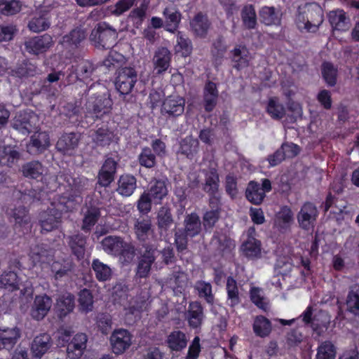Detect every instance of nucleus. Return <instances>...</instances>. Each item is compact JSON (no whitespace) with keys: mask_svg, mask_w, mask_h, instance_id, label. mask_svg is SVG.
I'll return each mask as SVG.
<instances>
[{"mask_svg":"<svg viewBox=\"0 0 359 359\" xmlns=\"http://www.w3.org/2000/svg\"><path fill=\"white\" fill-rule=\"evenodd\" d=\"M297 25L301 31L316 32L323 22V11L317 3H306L298 7Z\"/></svg>","mask_w":359,"mask_h":359,"instance_id":"obj_1","label":"nucleus"},{"mask_svg":"<svg viewBox=\"0 0 359 359\" xmlns=\"http://www.w3.org/2000/svg\"><path fill=\"white\" fill-rule=\"evenodd\" d=\"M117 36L116 30L102 22L97 24L92 30L90 40L97 48L109 49L115 44Z\"/></svg>","mask_w":359,"mask_h":359,"instance_id":"obj_2","label":"nucleus"},{"mask_svg":"<svg viewBox=\"0 0 359 359\" xmlns=\"http://www.w3.org/2000/svg\"><path fill=\"white\" fill-rule=\"evenodd\" d=\"M97 86L92 85L87 92L88 101L86 102V109L89 114H95V117L98 118L99 114H106L111 108L112 102L111 99L104 94H98L96 95Z\"/></svg>","mask_w":359,"mask_h":359,"instance_id":"obj_3","label":"nucleus"},{"mask_svg":"<svg viewBox=\"0 0 359 359\" xmlns=\"http://www.w3.org/2000/svg\"><path fill=\"white\" fill-rule=\"evenodd\" d=\"M38 116L32 111H20L15 115L12 127L18 133L27 135L38 128Z\"/></svg>","mask_w":359,"mask_h":359,"instance_id":"obj_4","label":"nucleus"},{"mask_svg":"<svg viewBox=\"0 0 359 359\" xmlns=\"http://www.w3.org/2000/svg\"><path fill=\"white\" fill-rule=\"evenodd\" d=\"M318 216L316 205L311 202L304 203L297 215L299 226L306 231L313 229Z\"/></svg>","mask_w":359,"mask_h":359,"instance_id":"obj_5","label":"nucleus"},{"mask_svg":"<svg viewBox=\"0 0 359 359\" xmlns=\"http://www.w3.org/2000/svg\"><path fill=\"white\" fill-rule=\"evenodd\" d=\"M137 80L136 71L132 67H124L120 69L116 80V87L123 95L129 94Z\"/></svg>","mask_w":359,"mask_h":359,"instance_id":"obj_6","label":"nucleus"},{"mask_svg":"<svg viewBox=\"0 0 359 359\" xmlns=\"http://www.w3.org/2000/svg\"><path fill=\"white\" fill-rule=\"evenodd\" d=\"M110 344L114 353H123L132 344V335L127 330H115L110 337Z\"/></svg>","mask_w":359,"mask_h":359,"instance_id":"obj_7","label":"nucleus"},{"mask_svg":"<svg viewBox=\"0 0 359 359\" xmlns=\"http://www.w3.org/2000/svg\"><path fill=\"white\" fill-rule=\"evenodd\" d=\"M144 252L140 258L137 268L136 277L140 278H147L150 273L151 265L155 262L154 254L156 248L149 245H144Z\"/></svg>","mask_w":359,"mask_h":359,"instance_id":"obj_8","label":"nucleus"},{"mask_svg":"<svg viewBox=\"0 0 359 359\" xmlns=\"http://www.w3.org/2000/svg\"><path fill=\"white\" fill-rule=\"evenodd\" d=\"M41 232H50L57 229L62 223V215L50 206L39 215Z\"/></svg>","mask_w":359,"mask_h":359,"instance_id":"obj_9","label":"nucleus"},{"mask_svg":"<svg viewBox=\"0 0 359 359\" xmlns=\"http://www.w3.org/2000/svg\"><path fill=\"white\" fill-rule=\"evenodd\" d=\"M185 100L179 95L166 97L162 104L161 113L169 117L181 116L184 111Z\"/></svg>","mask_w":359,"mask_h":359,"instance_id":"obj_10","label":"nucleus"},{"mask_svg":"<svg viewBox=\"0 0 359 359\" xmlns=\"http://www.w3.org/2000/svg\"><path fill=\"white\" fill-rule=\"evenodd\" d=\"M33 133L34 134L27 144V151L33 155L41 154L50 144L49 135L46 132L37 131V130Z\"/></svg>","mask_w":359,"mask_h":359,"instance_id":"obj_11","label":"nucleus"},{"mask_svg":"<svg viewBox=\"0 0 359 359\" xmlns=\"http://www.w3.org/2000/svg\"><path fill=\"white\" fill-rule=\"evenodd\" d=\"M185 318L189 327H200L205 319L204 310L201 303L198 301L190 302L185 313Z\"/></svg>","mask_w":359,"mask_h":359,"instance_id":"obj_12","label":"nucleus"},{"mask_svg":"<svg viewBox=\"0 0 359 359\" xmlns=\"http://www.w3.org/2000/svg\"><path fill=\"white\" fill-rule=\"evenodd\" d=\"M52 299L47 295L36 296L31 309V316L36 320H43L52 306Z\"/></svg>","mask_w":359,"mask_h":359,"instance_id":"obj_13","label":"nucleus"},{"mask_svg":"<svg viewBox=\"0 0 359 359\" xmlns=\"http://www.w3.org/2000/svg\"><path fill=\"white\" fill-rule=\"evenodd\" d=\"M79 203L78 201L77 196L67 195L66 194L62 195H57L50 203V207L55 209L62 216L63 212L72 211L75 209Z\"/></svg>","mask_w":359,"mask_h":359,"instance_id":"obj_14","label":"nucleus"},{"mask_svg":"<svg viewBox=\"0 0 359 359\" xmlns=\"http://www.w3.org/2000/svg\"><path fill=\"white\" fill-rule=\"evenodd\" d=\"M52 45L53 39L48 34L33 37L25 43L26 50L35 55L46 51Z\"/></svg>","mask_w":359,"mask_h":359,"instance_id":"obj_15","label":"nucleus"},{"mask_svg":"<svg viewBox=\"0 0 359 359\" xmlns=\"http://www.w3.org/2000/svg\"><path fill=\"white\" fill-rule=\"evenodd\" d=\"M53 344L51 337L48 333H41L34 337L32 342L31 351L34 357L41 358Z\"/></svg>","mask_w":359,"mask_h":359,"instance_id":"obj_16","label":"nucleus"},{"mask_svg":"<svg viewBox=\"0 0 359 359\" xmlns=\"http://www.w3.org/2000/svg\"><path fill=\"white\" fill-rule=\"evenodd\" d=\"M74 296L71 293L67 292L60 294L57 298L55 310L57 317L62 320L74 311Z\"/></svg>","mask_w":359,"mask_h":359,"instance_id":"obj_17","label":"nucleus"},{"mask_svg":"<svg viewBox=\"0 0 359 359\" xmlns=\"http://www.w3.org/2000/svg\"><path fill=\"white\" fill-rule=\"evenodd\" d=\"M11 218L14 222V226L24 232L30 229L31 217L25 207L20 206L13 209L10 213Z\"/></svg>","mask_w":359,"mask_h":359,"instance_id":"obj_18","label":"nucleus"},{"mask_svg":"<svg viewBox=\"0 0 359 359\" xmlns=\"http://www.w3.org/2000/svg\"><path fill=\"white\" fill-rule=\"evenodd\" d=\"M88 337L83 333L76 334L72 340L68 344L67 348V355L69 359H77L80 358L84 349L86 348Z\"/></svg>","mask_w":359,"mask_h":359,"instance_id":"obj_19","label":"nucleus"},{"mask_svg":"<svg viewBox=\"0 0 359 359\" xmlns=\"http://www.w3.org/2000/svg\"><path fill=\"white\" fill-rule=\"evenodd\" d=\"M80 140V135L75 133H65L57 140V149L64 154L71 155L77 148Z\"/></svg>","mask_w":359,"mask_h":359,"instance_id":"obj_20","label":"nucleus"},{"mask_svg":"<svg viewBox=\"0 0 359 359\" xmlns=\"http://www.w3.org/2000/svg\"><path fill=\"white\" fill-rule=\"evenodd\" d=\"M260 21L267 26L279 25L281 22L282 11L280 7L263 6L259 12Z\"/></svg>","mask_w":359,"mask_h":359,"instance_id":"obj_21","label":"nucleus"},{"mask_svg":"<svg viewBox=\"0 0 359 359\" xmlns=\"http://www.w3.org/2000/svg\"><path fill=\"white\" fill-rule=\"evenodd\" d=\"M233 67L237 69H241L249 65L250 55L245 46L237 45L231 51Z\"/></svg>","mask_w":359,"mask_h":359,"instance_id":"obj_22","label":"nucleus"},{"mask_svg":"<svg viewBox=\"0 0 359 359\" xmlns=\"http://www.w3.org/2000/svg\"><path fill=\"white\" fill-rule=\"evenodd\" d=\"M205 182L203 184V190L208 194H215L219 191V177L216 168L210 167L203 170Z\"/></svg>","mask_w":359,"mask_h":359,"instance_id":"obj_23","label":"nucleus"},{"mask_svg":"<svg viewBox=\"0 0 359 359\" xmlns=\"http://www.w3.org/2000/svg\"><path fill=\"white\" fill-rule=\"evenodd\" d=\"M86 34L84 29L76 27L62 36L60 43L65 48L74 50L79 47L80 43L86 39Z\"/></svg>","mask_w":359,"mask_h":359,"instance_id":"obj_24","label":"nucleus"},{"mask_svg":"<svg viewBox=\"0 0 359 359\" xmlns=\"http://www.w3.org/2000/svg\"><path fill=\"white\" fill-rule=\"evenodd\" d=\"M22 175L27 178L42 180L46 173V168L38 161H32L22 166Z\"/></svg>","mask_w":359,"mask_h":359,"instance_id":"obj_25","label":"nucleus"},{"mask_svg":"<svg viewBox=\"0 0 359 359\" xmlns=\"http://www.w3.org/2000/svg\"><path fill=\"white\" fill-rule=\"evenodd\" d=\"M202 224L199 216L195 213L187 215L184 220V232L190 238H194L201 233Z\"/></svg>","mask_w":359,"mask_h":359,"instance_id":"obj_26","label":"nucleus"},{"mask_svg":"<svg viewBox=\"0 0 359 359\" xmlns=\"http://www.w3.org/2000/svg\"><path fill=\"white\" fill-rule=\"evenodd\" d=\"M20 337V332L17 327L0 330V350L11 349Z\"/></svg>","mask_w":359,"mask_h":359,"instance_id":"obj_27","label":"nucleus"},{"mask_svg":"<svg viewBox=\"0 0 359 359\" xmlns=\"http://www.w3.org/2000/svg\"><path fill=\"white\" fill-rule=\"evenodd\" d=\"M50 25L49 13L40 11L36 13L28 23V27L33 32H40L47 29Z\"/></svg>","mask_w":359,"mask_h":359,"instance_id":"obj_28","label":"nucleus"},{"mask_svg":"<svg viewBox=\"0 0 359 359\" xmlns=\"http://www.w3.org/2000/svg\"><path fill=\"white\" fill-rule=\"evenodd\" d=\"M137 187L136 178L130 175H121L118 180L116 191L118 194L128 197L131 196Z\"/></svg>","mask_w":359,"mask_h":359,"instance_id":"obj_29","label":"nucleus"},{"mask_svg":"<svg viewBox=\"0 0 359 359\" xmlns=\"http://www.w3.org/2000/svg\"><path fill=\"white\" fill-rule=\"evenodd\" d=\"M165 18L166 29L170 32H174L178 27L181 20V13L174 6L166 7L163 11Z\"/></svg>","mask_w":359,"mask_h":359,"instance_id":"obj_30","label":"nucleus"},{"mask_svg":"<svg viewBox=\"0 0 359 359\" xmlns=\"http://www.w3.org/2000/svg\"><path fill=\"white\" fill-rule=\"evenodd\" d=\"M67 240L72 253L79 259L83 258L86 251V237L82 234L77 233L68 236Z\"/></svg>","mask_w":359,"mask_h":359,"instance_id":"obj_31","label":"nucleus"},{"mask_svg":"<svg viewBox=\"0 0 359 359\" xmlns=\"http://www.w3.org/2000/svg\"><path fill=\"white\" fill-rule=\"evenodd\" d=\"M241 250L243 255L250 259H257L261 256V242L252 236H249L242 244Z\"/></svg>","mask_w":359,"mask_h":359,"instance_id":"obj_32","label":"nucleus"},{"mask_svg":"<svg viewBox=\"0 0 359 359\" xmlns=\"http://www.w3.org/2000/svg\"><path fill=\"white\" fill-rule=\"evenodd\" d=\"M20 153L15 147L4 146L0 147V164L11 167L20 158Z\"/></svg>","mask_w":359,"mask_h":359,"instance_id":"obj_33","label":"nucleus"},{"mask_svg":"<svg viewBox=\"0 0 359 359\" xmlns=\"http://www.w3.org/2000/svg\"><path fill=\"white\" fill-rule=\"evenodd\" d=\"M191 27L196 35L204 37L210 28V22L207 15L198 13L190 22Z\"/></svg>","mask_w":359,"mask_h":359,"instance_id":"obj_34","label":"nucleus"},{"mask_svg":"<svg viewBox=\"0 0 359 359\" xmlns=\"http://www.w3.org/2000/svg\"><path fill=\"white\" fill-rule=\"evenodd\" d=\"M187 341L188 339L186 334L180 330L170 332L166 340L168 346L172 351H175L184 349L187 346Z\"/></svg>","mask_w":359,"mask_h":359,"instance_id":"obj_35","label":"nucleus"},{"mask_svg":"<svg viewBox=\"0 0 359 359\" xmlns=\"http://www.w3.org/2000/svg\"><path fill=\"white\" fill-rule=\"evenodd\" d=\"M226 291L227 294L226 303L231 307H234L241 302L239 289L236 280L232 277L226 278Z\"/></svg>","mask_w":359,"mask_h":359,"instance_id":"obj_36","label":"nucleus"},{"mask_svg":"<svg viewBox=\"0 0 359 359\" xmlns=\"http://www.w3.org/2000/svg\"><path fill=\"white\" fill-rule=\"evenodd\" d=\"M331 25L337 30H346L349 27V19L343 10L332 11L328 15Z\"/></svg>","mask_w":359,"mask_h":359,"instance_id":"obj_37","label":"nucleus"},{"mask_svg":"<svg viewBox=\"0 0 359 359\" xmlns=\"http://www.w3.org/2000/svg\"><path fill=\"white\" fill-rule=\"evenodd\" d=\"M134 230L138 240L144 241L151 232V220L149 217H140L136 219Z\"/></svg>","mask_w":359,"mask_h":359,"instance_id":"obj_38","label":"nucleus"},{"mask_svg":"<svg viewBox=\"0 0 359 359\" xmlns=\"http://www.w3.org/2000/svg\"><path fill=\"white\" fill-rule=\"evenodd\" d=\"M170 53L168 48L161 47L158 48L154 57V64L155 68L158 69V73L161 74L165 72L170 65Z\"/></svg>","mask_w":359,"mask_h":359,"instance_id":"obj_39","label":"nucleus"},{"mask_svg":"<svg viewBox=\"0 0 359 359\" xmlns=\"http://www.w3.org/2000/svg\"><path fill=\"white\" fill-rule=\"evenodd\" d=\"M247 199L255 205H259L263 201L265 194L262 190L259 184L255 181H250L245 190Z\"/></svg>","mask_w":359,"mask_h":359,"instance_id":"obj_40","label":"nucleus"},{"mask_svg":"<svg viewBox=\"0 0 359 359\" xmlns=\"http://www.w3.org/2000/svg\"><path fill=\"white\" fill-rule=\"evenodd\" d=\"M29 256L34 264H45L52 259L51 251L42 245H36L31 248Z\"/></svg>","mask_w":359,"mask_h":359,"instance_id":"obj_41","label":"nucleus"},{"mask_svg":"<svg viewBox=\"0 0 359 359\" xmlns=\"http://www.w3.org/2000/svg\"><path fill=\"white\" fill-rule=\"evenodd\" d=\"M124 241L116 236H107L102 241V246L107 254L117 256L121 252Z\"/></svg>","mask_w":359,"mask_h":359,"instance_id":"obj_42","label":"nucleus"},{"mask_svg":"<svg viewBox=\"0 0 359 359\" xmlns=\"http://www.w3.org/2000/svg\"><path fill=\"white\" fill-rule=\"evenodd\" d=\"M91 268L94 271L95 278L100 282L107 281L111 277V269L98 259L93 260Z\"/></svg>","mask_w":359,"mask_h":359,"instance_id":"obj_43","label":"nucleus"},{"mask_svg":"<svg viewBox=\"0 0 359 359\" xmlns=\"http://www.w3.org/2000/svg\"><path fill=\"white\" fill-rule=\"evenodd\" d=\"M252 327L255 334L260 337L269 336L272 330L270 320L263 316H257L255 318Z\"/></svg>","mask_w":359,"mask_h":359,"instance_id":"obj_44","label":"nucleus"},{"mask_svg":"<svg viewBox=\"0 0 359 359\" xmlns=\"http://www.w3.org/2000/svg\"><path fill=\"white\" fill-rule=\"evenodd\" d=\"M100 217V208L95 206H87L83 214L81 229L89 231L95 224Z\"/></svg>","mask_w":359,"mask_h":359,"instance_id":"obj_45","label":"nucleus"},{"mask_svg":"<svg viewBox=\"0 0 359 359\" xmlns=\"http://www.w3.org/2000/svg\"><path fill=\"white\" fill-rule=\"evenodd\" d=\"M199 142L191 136L184 138L180 143V152L189 158H193L198 153Z\"/></svg>","mask_w":359,"mask_h":359,"instance_id":"obj_46","label":"nucleus"},{"mask_svg":"<svg viewBox=\"0 0 359 359\" xmlns=\"http://www.w3.org/2000/svg\"><path fill=\"white\" fill-rule=\"evenodd\" d=\"M65 180L67 182L71 191H73V196H77V198H80L81 193L86 189L88 180L84 177H72L65 175Z\"/></svg>","mask_w":359,"mask_h":359,"instance_id":"obj_47","label":"nucleus"},{"mask_svg":"<svg viewBox=\"0 0 359 359\" xmlns=\"http://www.w3.org/2000/svg\"><path fill=\"white\" fill-rule=\"evenodd\" d=\"M76 71V74L75 76L73 74H70L67 76L68 84L73 83L75 79L89 78L94 71V67L89 61L84 60L78 65Z\"/></svg>","mask_w":359,"mask_h":359,"instance_id":"obj_48","label":"nucleus"},{"mask_svg":"<svg viewBox=\"0 0 359 359\" xmlns=\"http://www.w3.org/2000/svg\"><path fill=\"white\" fill-rule=\"evenodd\" d=\"M154 201H161L168 194V189L164 180H154L151 182V187L148 192Z\"/></svg>","mask_w":359,"mask_h":359,"instance_id":"obj_49","label":"nucleus"},{"mask_svg":"<svg viewBox=\"0 0 359 359\" xmlns=\"http://www.w3.org/2000/svg\"><path fill=\"white\" fill-rule=\"evenodd\" d=\"M91 137L97 145L104 147L111 142L114 135L107 127H101L94 130Z\"/></svg>","mask_w":359,"mask_h":359,"instance_id":"obj_50","label":"nucleus"},{"mask_svg":"<svg viewBox=\"0 0 359 359\" xmlns=\"http://www.w3.org/2000/svg\"><path fill=\"white\" fill-rule=\"evenodd\" d=\"M346 305L350 312L359 316V285H354L351 287L346 299Z\"/></svg>","mask_w":359,"mask_h":359,"instance_id":"obj_51","label":"nucleus"},{"mask_svg":"<svg viewBox=\"0 0 359 359\" xmlns=\"http://www.w3.org/2000/svg\"><path fill=\"white\" fill-rule=\"evenodd\" d=\"M251 301L260 309L266 311L269 302L265 297L264 291L259 287H252L250 291Z\"/></svg>","mask_w":359,"mask_h":359,"instance_id":"obj_52","label":"nucleus"},{"mask_svg":"<svg viewBox=\"0 0 359 359\" xmlns=\"http://www.w3.org/2000/svg\"><path fill=\"white\" fill-rule=\"evenodd\" d=\"M241 19L245 28L252 29L257 25V15L252 5L245 6L241 11Z\"/></svg>","mask_w":359,"mask_h":359,"instance_id":"obj_53","label":"nucleus"},{"mask_svg":"<svg viewBox=\"0 0 359 359\" xmlns=\"http://www.w3.org/2000/svg\"><path fill=\"white\" fill-rule=\"evenodd\" d=\"M194 289L197 290L198 296L201 298H204L208 304H212L214 303L215 297L210 283L203 280H198L195 283Z\"/></svg>","mask_w":359,"mask_h":359,"instance_id":"obj_54","label":"nucleus"},{"mask_svg":"<svg viewBox=\"0 0 359 359\" xmlns=\"http://www.w3.org/2000/svg\"><path fill=\"white\" fill-rule=\"evenodd\" d=\"M322 75L328 86H334L337 83L338 70L330 62H323L322 65Z\"/></svg>","mask_w":359,"mask_h":359,"instance_id":"obj_55","label":"nucleus"},{"mask_svg":"<svg viewBox=\"0 0 359 359\" xmlns=\"http://www.w3.org/2000/svg\"><path fill=\"white\" fill-rule=\"evenodd\" d=\"M212 243L217 245V249L221 252L230 251L235 248L234 241L225 234L219 233H215L212 238Z\"/></svg>","mask_w":359,"mask_h":359,"instance_id":"obj_56","label":"nucleus"},{"mask_svg":"<svg viewBox=\"0 0 359 359\" xmlns=\"http://www.w3.org/2000/svg\"><path fill=\"white\" fill-rule=\"evenodd\" d=\"M0 286L9 290L19 289V280L16 273L8 271L0 276Z\"/></svg>","mask_w":359,"mask_h":359,"instance_id":"obj_57","label":"nucleus"},{"mask_svg":"<svg viewBox=\"0 0 359 359\" xmlns=\"http://www.w3.org/2000/svg\"><path fill=\"white\" fill-rule=\"evenodd\" d=\"M173 219L170 210L166 207H162L157 214V225L158 229L167 231L172 224Z\"/></svg>","mask_w":359,"mask_h":359,"instance_id":"obj_58","label":"nucleus"},{"mask_svg":"<svg viewBox=\"0 0 359 359\" xmlns=\"http://www.w3.org/2000/svg\"><path fill=\"white\" fill-rule=\"evenodd\" d=\"M267 112L273 119L279 120L285 115V109L276 97L271 98L267 105Z\"/></svg>","mask_w":359,"mask_h":359,"instance_id":"obj_59","label":"nucleus"},{"mask_svg":"<svg viewBox=\"0 0 359 359\" xmlns=\"http://www.w3.org/2000/svg\"><path fill=\"white\" fill-rule=\"evenodd\" d=\"M79 309L84 313H88L93 310V299L90 290H82L79 294Z\"/></svg>","mask_w":359,"mask_h":359,"instance_id":"obj_60","label":"nucleus"},{"mask_svg":"<svg viewBox=\"0 0 359 359\" xmlns=\"http://www.w3.org/2000/svg\"><path fill=\"white\" fill-rule=\"evenodd\" d=\"M138 161L142 166L147 168H154L156 164V156L149 147H144L142 149L141 153L138 156Z\"/></svg>","mask_w":359,"mask_h":359,"instance_id":"obj_61","label":"nucleus"},{"mask_svg":"<svg viewBox=\"0 0 359 359\" xmlns=\"http://www.w3.org/2000/svg\"><path fill=\"white\" fill-rule=\"evenodd\" d=\"M21 10V4L17 0L0 1V12L5 15L16 14Z\"/></svg>","mask_w":359,"mask_h":359,"instance_id":"obj_62","label":"nucleus"},{"mask_svg":"<svg viewBox=\"0 0 359 359\" xmlns=\"http://www.w3.org/2000/svg\"><path fill=\"white\" fill-rule=\"evenodd\" d=\"M335 350L330 341L323 342L318 348L316 359H334Z\"/></svg>","mask_w":359,"mask_h":359,"instance_id":"obj_63","label":"nucleus"},{"mask_svg":"<svg viewBox=\"0 0 359 359\" xmlns=\"http://www.w3.org/2000/svg\"><path fill=\"white\" fill-rule=\"evenodd\" d=\"M135 255L136 248L135 245L132 243L124 241L121 252L118 255L120 256V259L123 262L129 264L134 259Z\"/></svg>","mask_w":359,"mask_h":359,"instance_id":"obj_64","label":"nucleus"}]
</instances>
